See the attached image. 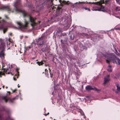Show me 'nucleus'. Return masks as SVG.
<instances>
[{
	"label": "nucleus",
	"instance_id": "37",
	"mask_svg": "<svg viewBox=\"0 0 120 120\" xmlns=\"http://www.w3.org/2000/svg\"><path fill=\"white\" fill-rule=\"evenodd\" d=\"M111 67H112L111 66V65H109L108 66V67H109L110 68H111Z\"/></svg>",
	"mask_w": 120,
	"mask_h": 120
},
{
	"label": "nucleus",
	"instance_id": "15",
	"mask_svg": "<svg viewBox=\"0 0 120 120\" xmlns=\"http://www.w3.org/2000/svg\"><path fill=\"white\" fill-rule=\"evenodd\" d=\"M116 85L117 88V90L115 92L116 93H118L120 92V86L118 83L116 84Z\"/></svg>",
	"mask_w": 120,
	"mask_h": 120
},
{
	"label": "nucleus",
	"instance_id": "20",
	"mask_svg": "<svg viewBox=\"0 0 120 120\" xmlns=\"http://www.w3.org/2000/svg\"><path fill=\"white\" fill-rule=\"evenodd\" d=\"M49 72L50 73V76L51 78H52L53 76V74L51 72V71L50 68H49Z\"/></svg>",
	"mask_w": 120,
	"mask_h": 120
},
{
	"label": "nucleus",
	"instance_id": "7",
	"mask_svg": "<svg viewBox=\"0 0 120 120\" xmlns=\"http://www.w3.org/2000/svg\"><path fill=\"white\" fill-rule=\"evenodd\" d=\"M24 24H23L20 22H18L17 23L19 25V28L20 29H25L27 26V25L28 24V22L26 21H24Z\"/></svg>",
	"mask_w": 120,
	"mask_h": 120
},
{
	"label": "nucleus",
	"instance_id": "35",
	"mask_svg": "<svg viewBox=\"0 0 120 120\" xmlns=\"http://www.w3.org/2000/svg\"><path fill=\"white\" fill-rule=\"evenodd\" d=\"M119 76V75H118V76H117L116 77H115V78L117 79V78H118Z\"/></svg>",
	"mask_w": 120,
	"mask_h": 120
},
{
	"label": "nucleus",
	"instance_id": "48",
	"mask_svg": "<svg viewBox=\"0 0 120 120\" xmlns=\"http://www.w3.org/2000/svg\"><path fill=\"white\" fill-rule=\"evenodd\" d=\"M8 74H10V72H8Z\"/></svg>",
	"mask_w": 120,
	"mask_h": 120
},
{
	"label": "nucleus",
	"instance_id": "9",
	"mask_svg": "<svg viewBox=\"0 0 120 120\" xmlns=\"http://www.w3.org/2000/svg\"><path fill=\"white\" fill-rule=\"evenodd\" d=\"M1 71H0V77H1L2 75L5 76V73L7 74L8 70V68H4L3 66L1 68Z\"/></svg>",
	"mask_w": 120,
	"mask_h": 120
},
{
	"label": "nucleus",
	"instance_id": "30",
	"mask_svg": "<svg viewBox=\"0 0 120 120\" xmlns=\"http://www.w3.org/2000/svg\"><path fill=\"white\" fill-rule=\"evenodd\" d=\"M116 52H115L116 54L117 55H118V56L120 54L119 53H118L116 49Z\"/></svg>",
	"mask_w": 120,
	"mask_h": 120
},
{
	"label": "nucleus",
	"instance_id": "29",
	"mask_svg": "<svg viewBox=\"0 0 120 120\" xmlns=\"http://www.w3.org/2000/svg\"><path fill=\"white\" fill-rule=\"evenodd\" d=\"M107 70L109 72H111L112 71V70L111 68H110L109 69H108Z\"/></svg>",
	"mask_w": 120,
	"mask_h": 120
},
{
	"label": "nucleus",
	"instance_id": "18",
	"mask_svg": "<svg viewBox=\"0 0 120 120\" xmlns=\"http://www.w3.org/2000/svg\"><path fill=\"white\" fill-rule=\"evenodd\" d=\"M79 112H80L81 114L82 115H84V118H85L86 117V116L85 115H84V113L83 112V111H82V110L81 109H79Z\"/></svg>",
	"mask_w": 120,
	"mask_h": 120
},
{
	"label": "nucleus",
	"instance_id": "4",
	"mask_svg": "<svg viewBox=\"0 0 120 120\" xmlns=\"http://www.w3.org/2000/svg\"><path fill=\"white\" fill-rule=\"evenodd\" d=\"M8 23L4 19L0 20V30H2L3 31L4 33H5L8 30V26H5L6 24H8Z\"/></svg>",
	"mask_w": 120,
	"mask_h": 120
},
{
	"label": "nucleus",
	"instance_id": "50",
	"mask_svg": "<svg viewBox=\"0 0 120 120\" xmlns=\"http://www.w3.org/2000/svg\"><path fill=\"white\" fill-rule=\"evenodd\" d=\"M18 87H19L20 86H19V84L18 85Z\"/></svg>",
	"mask_w": 120,
	"mask_h": 120
},
{
	"label": "nucleus",
	"instance_id": "12",
	"mask_svg": "<svg viewBox=\"0 0 120 120\" xmlns=\"http://www.w3.org/2000/svg\"><path fill=\"white\" fill-rule=\"evenodd\" d=\"M1 49H2V50L0 52V57L4 59L5 56L4 52L5 48L4 47Z\"/></svg>",
	"mask_w": 120,
	"mask_h": 120
},
{
	"label": "nucleus",
	"instance_id": "43",
	"mask_svg": "<svg viewBox=\"0 0 120 120\" xmlns=\"http://www.w3.org/2000/svg\"><path fill=\"white\" fill-rule=\"evenodd\" d=\"M12 33H11L10 34V35L11 36L12 35Z\"/></svg>",
	"mask_w": 120,
	"mask_h": 120
},
{
	"label": "nucleus",
	"instance_id": "24",
	"mask_svg": "<svg viewBox=\"0 0 120 120\" xmlns=\"http://www.w3.org/2000/svg\"><path fill=\"white\" fill-rule=\"evenodd\" d=\"M4 17H5V18L6 19H7L8 20H10V18L9 17L7 16V15H4Z\"/></svg>",
	"mask_w": 120,
	"mask_h": 120
},
{
	"label": "nucleus",
	"instance_id": "3",
	"mask_svg": "<svg viewBox=\"0 0 120 120\" xmlns=\"http://www.w3.org/2000/svg\"><path fill=\"white\" fill-rule=\"evenodd\" d=\"M63 6H59L58 5H52L50 10V11L54 13L56 16H57L61 14L62 13V7Z\"/></svg>",
	"mask_w": 120,
	"mask_h": 120
},
{
	"label": "nucleus",
	"instance_id": "36",
	"mask_svg": "<svg viewBox=\"0 0 120 120\" xmlns=\"http://www.w3.org/2000/svg\"><path fill=\"white\" fill-rule=\"evenodd\" d=\"M11 38H9V39H8L7 40H9V41H11Z\"/></svg>",
	"mask_w": 120,
	"mask_h": 120
},
{
	"label": "nucleus",
	"instance_id": "6",
	"mask_svg": "<svg viewBox=\"0 0 120 120\" xmlns=\"http://www.w3.org/2000/svg\"><path fill=\"white\" fill-rule=\"evenodd\" d=\"M86 3H88V2L87 1H86ZM89 4H96L98 5L99 6V8L98 9H97L95 10H97L99 11H100L101 10L103 11H104L105 10L104 9L101 10L102 9H104V6H102V3L101 2H97L94 3V2H89L88 3Z\"/></svg>",
	"mask_w": 120,
	"mask_h": 120
},
{
	"label": "nucleus",
	"instance_id": "32",
	"mask_svg": "<svg viewBox=\"0 0 120 120\" xmlns=\"http://www.w3.org/2000/svg\"><path fill=\"white\" fill-rule=\"evenodd\" d=\"M4 99L5 100L6 102H7V99L5 98H4Z\"/></svg>",
	"mask_w": 120,
	"mask_h": 120
},
{
	"label": "nucleus",
	"instance_id": "52",
	"mask_svg": "<svg viewBox=\"0 0 120 120\" xmlns=\"http://www.w3.org/2000/svg\"><path fill=\"white\" fill-rule=\"evenodd\" d=\"M7 86H6V88L7 89Z\"/></svg>",
	"mask_w": 120,
	"mask_h": 120
},
{
	"label": "nucleus",
	"instance_id": "33",
	"mask_svg": "<svg viewBox=\"0 0 120 120\" xmlns=\"http://www.w3.org/2000/svg\"><path fill=\"white\" fill-rule=\"evenodd\" d=\"M16 90V89H15L14 90H12V92L13 93H14V92H15V91Z\"/></svg>",
	"mask_w": 120,
	"mask_h": 120
},
{
	"label": "nucleus",
	"instance_id": "38",
	"mask_svg": "<svg viewBox=\"0 0 120 120\" xmlns=\"http://www.w3.org/2000/svg\"><path fill=\"white\" fill-rule=\"evenodd\" d=\"M61 42L62 44H63V40H61Z\"/></svg>",
	"mask_w": 120,
	"mask_h": 120
},
{
	"label": "nucleus",
	"instance_id": "1",
	"mask_svg": "<svg viewBox=\"0 0 120 120\" xmlns=\"http://www.w3.org/2000/svg\"><path fill=\"white\" fill-rule=\"evenodd\" d=\"M13 6L14 7V9L16 12L22 13L24 17L29 18L30 21L31 22V24L32 26H34L37 24L35 21L36 19V18L32 17L25 11L22 10L21 9V4L20 0H18L16 1L13 4Z\"/></svg>",
	"mask_w": 120,
	"mask_h": 120
},
{
	"label": "nucleus",
	"instance_id": "10",
	"mask_svg": "<svg viewBox=\"0 0 120 120\" xmlns=\"http://www.w3.org/2000/svg\"><path fill=\"white\" fill-rule=\"evenodd\" d=\"M86 90H94L95 91H97L98 92L100 90L97 89L96 88L94 87H92L90 85H88L86 87Z\"/></svg>",
	"mask_w": 120,
	"mask_h": 120
},
{
	"label": "nucleus",
	"instance_id": "21",
	"mask_svg": "<svg viewBox=\"0 0 120 120\" xmlns=\"http://www.w3.org/2000/svg\"><path fill=\"white\" fill-rule=\"evenodd\" d=\"M47 49V47H45V48H43L41 49V50L43 52H45L46 51Z\"/></svg>",
	"mask_w": 120,
	"mask_h": 120
},
{
	"label": "nucleus",
	"instance_id": "17",
	"mask_svg": "<svg viewBox=\"0 0 120 120\" xmlns=\"http://www.w3.org/2000/svg\"><path fill=\"white\" fill-rule=\"evenodd\" d=\"M19 68H16V71L17 72V73L15 74V75L16 76H17V77H18L19 76Z\"/></svg>",
	"mask_w": 120,
	"mask_h": 120
},
{
	"label": "nucleus",
	"instance_id": "47",
	"mask_svg": "<svg viewBox=\"0 0 120 120\" xmlns=\"http://www.w3.org/2000/svg\"><path fill=\"white\" fill-rule=\"evenodd\" d=\"M117 7H116V10H117Z\"/></svg>",
	"mask_w": 120,
	"mask_h": 120
},
{
	"label": "nucleus",
	"instance_id": "2",
	"mask_svg": "<svg viewBox=\"0 0 120 120\" xmlns=\"http://www.w3.org/2000/svg\"><path fill=\"white\" fill-rule=\"evenodd\" d=\"M103 55L105 58H107L106 61L107 63L110 64V61H112L114 63L116 64L120 65V59L117 58L113 54H112L110 56H108V55L106 54H103Z\"/></svg>",
	"mask_w": 120,
	"mask_h": 120
},
{
	"label": "nucleus",
	"instance_id": "45",
	"mask_svg": "<svg viewBox=\"0 0 120 120\" xmlns=\"http://www.w3.org/2000/svg\"><path fill=\"white\" fill-rule=\"evenodd\" d=\"M4 86H3V88H4Z\"/></svg>",
	"mask_w": 120,
	"mask_h": 120
},
{
	"label": "nucleus",
	"instance_id": "23",
	"mask_svg": "<svg viewBox=\"0 0 120 120\" xmlns=\"http://www.w3.org/2000/svg\"><path fill=\"white\" fill-rule=\"evenodd\" d=\"M96 38H99L100 39H102L103 38V37L102 36H101L98 35L97 36Z\"/></svg>",
	"mask_w": 120,
	"mask_h": 120
},
{
	"label": "nucleus",
	"instance_id": "14",
	"mask_svg": "<svg viewBox=\"0 0 120 120\" xmlns=\"http://www.w3.org/2000/svg\"><path fill=\"white\" fill-rule=\"evenodd\" d=\"M110 80L109 75H108L106 76H105L104 78V82H109Z\"/></svg>",
	"mask_w": 120,
	"mask_h": 120
},
{
	"label": "nucleus",
	"instance_id": "49",
	"mask_svg": "<svg viewBox=\"0 0 120 120\" xmlns=\"http://www.w3.org/2000/svg\"><path fill=\"white\" fill-rule=\"evenodd\" d=\"M105 3V2H104H104H103V4H104V3Z\"/></svg>",
	"mask_w": 120,
	"mask_h": 120
},
{
	"label": "nucleus",
	"instance_id": "31",
	"mask_svg": "<svg viewBox=\"0 0 120 120\" xmlns=\"http://www.w3.org/2000/svg\"><path fill=\"white\" fill-rule=\"evenodd\" d=\"M83 36L85 37H87L88 36V35L86 34L83 33Z\"/></svg>",
	"mask_w": 120,
	"mask_h": 120
},
{
	"label": "nucleus",
	"instance_id": "39",
	"mask_svg": "<svg viewBox=\"0 0 120 120\" xmlns=\"http://www.w3.org/2000/svg\"><path fill=\"white\" fill-rule=\"evenodd\" d=\"M108 0H105V3L106 4L107 3V2H108Z\"/></svg>",
	"mask_w": 120,
	"mask_h": 120
},
{
	"label": "nucleus",
	"instance_id": "8",
	"mask_svg": "<svg viewBox=\"0 0 120 120\" xmlns=\"http://www.w3.org/2000/svg\"><path fill=\"white\" fill-rule=\"evenodd\" d=\"M1 9L7 11L9 13H13L14 12V10L11 9L8 6H3L1 7Z\"/></svg>",
	"mask_w": 120,
	"mask_h": 120
},
{
	"label": "nucleus",
	"instance_id": "41",
	"mask_svg": "<svg viewBox=\"0 0 120 120\" xmlns=\"http://www.w3.org/2000/svg\"><path fill=\"white\" fill-rule=\"evenodd\" d=\"M13 78L14 80H16L15 78V77H13Z\"/></svg>",
	"mask_w": 120,
	"mask_h": 120
},
{
	"label": "nucleus",
	"instance_id": "11",
	"mask_svg": "<svg viewBox=\"0 0 120 120\" xmlns=\"http://www.w3.org/2000/svg\"><path fill=\"white\" fill-rule=\"evenodd\" d=\"M43 40L44 39L41 38H39L37 42V45L38 46H42V45L44 43Z\"/></svg>",
	"mask_w": 120,
	"mask_h": 120
},
{
	"label": "nucleus",
	"instance_id": "54",
	"mask_svg": "<svg viewBox=\"0 0 120 120\" xmlns=\"http://www.w3.org/2000/svg\"><path fill=\"white\" fill-rule=\"evenodd\" d=\"M105 83H104V84H105Z\"/></svg>",
	"mask_w": 120,
	"mask_h": 120
},
{
	"label": "nucleus",
	"instance_id": "44",
	"mask_svg": "<svg viewBox=\"0 0 120 120\" xmlns=\"http://www.w3.org/2000/svg\"><path fill=\"white\" fill-rule=\"evenodd\" d=\"M71 88L72 89H74V88L73 87H72Z\"/></svg>",
	"mask_w": 120,
	"mask_h": 120
},
{
	"label": "nucleus",
	"instance_id": "25",
	"mask_svg": "<svg viewBox=\"0 0 120 120\" xmlns=\"http://www.w3.org/2000/svg\"><path fill=\"white\" fill-rule=\"evenodd\" d=\"M11 42V41H9V40H7V45H10V44Z\"/></svg>",
	"mask_w": 120,
	"mask_h": 120
},
{
	"label": "nucleus",
	"instance_id": "55",
	"mask_svg": "<svg viewBox=\"0 0 120 120\" xmlns=\"http://www.w3.org/2000/svg\"><path fill=\"white\" fill-rule=\"evenodd\" d=\"M0 89H1V88H0Z\"/></svg>",
	"mask_w": 120,
	"mask_h": 120
},
{
	"label": "nucleus",
	"instance_id": "5",
	"mask_svg": "<svg viewBox=\"0 0 120 120\" xmlns=\"http://www.w3.org/2000/svg\"><path fill=\"white\" fill-rule=\"evenodd\" d=\"M45 1L43 3H42L41 4L39 5L38 6V7L39 9L41 10L43 9L44 6L45 5H47L48 4L49 5V3H50V5L53 4L52 2L53 0H45ZM57 0H56V1Z\"/></svg>",
	"mask_w": 120,
	"mask_h": 120
},
{
	"label": "nucleus",
	"instance_id": "53",
	"mask_svg": "<svg viewBox=\"0 0 120 120\" xmlns=\"http://www.w3.org/2000/svg\"><path fill=\"white\" fill-rule=\"evenodd\" d=\"M49 114V112H48L47 113V114Z\"/></svg>",
	"mask_w": 120,
	"mask_h": 120
},
{
	"label": "nucleus",
	"instance_id": "27",
	"mask_svg": "<svg viewBox=\"0 0 120 120\" xmlns=\"http://www.w3.org/2000/svg\"><path fill=\"white\" fill-rule=\"evenodd\" d=\"M75 76L77 79L79 78L80 76V75L78 74H76L75 75Z\"/></svg>",
	"mask_w": 120,
	"mask_h": 120
},
{
	"label": "nucleus",
	"instance_id": "19",
	"mask_svg": "<svg viewBox=\"0 0 120 120\" xmlns=\"http://www.w3.org/2000/svg\"><path fill=\"white\" fill-rule=\"evenodd\" d=\"M47 36L45 34V33H44L40 37L41 38H43V39H44Z\"/></svg>",
	"mask_w": 120,
	"mask_h": 120
},
{
	"label": "nucleus",
	"instance_id": "34",
	"mask_svg": "<svg viewBox=\"0 0 120 120\" xmlns=\"http://www.w3.org/2000/svg\"><path fill=\"white\" fill-rule=\"evenodd\" d=\"M12 68V65H11V67H9V68L10 69V70Z\"/></svg>",
	"mask_w": 120,
	"mask_h": 120
},
{
	"label": "nucleus",
	"instance_id": "16",
	"mask_svg": "<svg viewBox=\"0 0 120 120\" xmlns=\"http://www.w3.org/2000/svg\"><path fill=\"white\" fill-rule=\"evenodd\" d=\"M44 62H46V60H43L41 61V62L38 61L36 63L38 64L39 66L41 65L44 64Z\"/></svg>",
	"mask_w": 120,
	"mask_h": 120
},
{
	"label": "nucleus",
	"instance_id": "46",
	"mask_svg": "<svg viewBox=\"0 0 120 120\" xmlns=\"http://www.w3.org/2000/svg\"><path fill=\"white\" fill-rule=\"evenodd\" d=\"M60 2L61 3V0H59Z\"/></svg>",
	"mask_w": 120,
	"mask_h": 120
},
{
	"label": "nucleus",
	"instance_id": "26",
	"mask_svg": "<svg viewBox=\"0 0 120 120\" xmlns=\"http://www.w3.org/2000/svg\"><path fill=\"white\" fill-rule=\"evenodd\" d=\"M83 8L85 9V10H88L89 11H90V9H89V8H88L86 7H83Z\"/></svg>",
	"mask_w": 120,
	"mask_h": 120
},
{
	"label": "nucleus",
	"instance_id": "22",
	"mask_svg": "<svg viewBox=\"0 0 120 120\" xmlns=\"http://www.w3.org/2000/svg\"><path fill=\"white\" fill-rule=\"evenodd\" d=\"M45 74L47 75H48V70H47L46 69H45Z\"/></svg>",
	"mask_w": 120,
	"mask_h": 120
},
{
	"label": "nucleus",
	"instance_id": "13",
	"mask_svg": "<svg viewBox=\"0 0 120 120\" xmlns=\"http://www.w3.org/2000/svg\"><path fill=\"white\" fill-rule=\"evenodd\" d=\"M5 44L4 41L2 39L0 38V49L1 48L4 47Z\"/></svg>",
	"mask_w": 120,
	"mask_h": 120
},
{
	"label": "nucleus",
	"instance_id": "51",
	"mask_svg": "<svg viewBox=\"0 0 120 120\" xmlns=\"http://www.w3.org/2000/svg\"><path fill=\"white\" fill-rule=\"evenodd\" d=\"M1 18L0 17V19H1Z\"/></svg>",
	"mask_w": 120,
	"mask_h": 120
},
{
	"label": "nucleus",
	"instance_id": "42",
	"mask_svg": "<svg viewBox=\"0 0 120 120\" xmlns=\"http://www.w3.org/2000/svg\"><path fill=\"white\" fill-rule=\"evenodd\" d=\"M44 115H45V116H47V114H44Z\"/></svg>",
	"mask_w": 120,
	"mask_h": 120
},
{
	"label": "nucleus",
	"instance_id": "40",
	"mask_svg": "<svg viewBox=\"0 0 120 120\" xmlns=\"http://www.w3.org/2000/svg\"><path fill=\"white\" fill-rule=\"evenodd\" d=\"M45 66L46 67V66H48V65H47L46 64H45Z\"/></svg>",
	"mask_w": 120,
	"mask_h": 120
},
{
	"label": "nucleus",
	"instance_id": "28",
	"mask_svg": "<svg viewBox=\"0 0 120 120\" xmlns=\"http://www.w3.org/2000/svg\"><path fill=\"white\" fill-rule=\"evenodd\" d=\"M65 3L67 5H69L70 4V2L69 1H65Z\"/></svg>",
	"mask_w": 120,
	"mask_h": 120
}]
</instances>
